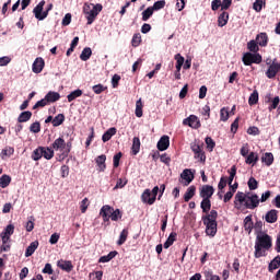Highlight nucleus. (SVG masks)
I'll return each instance as SVG.
<instances>
[{"label":"nucleus","instance_id":"nucleus-1","mask_svg":"<svg viewBox=\"0 0 280 280\" xmlns=\"http://www.w3.org/2000/svg\"><path fill=\"white\" fill-rule=\"evenodd\" d=\"M254 248V256L256 259H259L260 257H266V250H270L272 248V236H270L266 232H258L256 234Z\"/></svg>","mask_w":280,"mask_h":280},{"label":"nucleus","instance_id":"nucleus-2","mask_svg":"<svg viewBox=\"0 0 280 280\" xmlns=\"http://www.w3.org/2000/svg\"><path fill=\"white\" fill-rule=\"evenodd\" d=\"M201 220L206 226V234L215 237L218 233V211L211 210L209 214L201 217Z\"/></svg>","mask_w":280,"mask_h":280},{"label":"nucleus","instance_id":"nucleus-3","mask_svg":"<svg viewBox=\"0 0 280 280\" xmlns=\"http://www.w3.org/2000/svg\"><path fill=\"white\" fill-rule=\"evenodd\" d=\"M102 10H104V7L101 3H89L85 2L83 4V14H85V19L88 21V25H93V22L95 21V19H97V15L100 14V12H102Z\"/></svg>","mask_w":280,"mask_h":280},{"label":"nucleus","instance_id":"nucleus-4","mask_svg":"<svg viewBox=\"0 0 280 280\" xmlns=\"http://www.w3.org/2000/svg\"><path fill=\"white\" fill-rule=\"evenodd\" d=\"M12 235H14V224H9L4 228L3 232L0 233V237L2 241L1 250H4V252L10 250L11 248L10 237H12Z\"/></svg>","mask_w":280,"mask_h":280},{"label":"nucleus","instance_id":"nucleus-5","mask_svg":"<svg viewBox=\"0 0 280 280\" xmlns=\"http://www.w3.org/2000/svg\"><path fill=\"white\" fill-rule=\"evenodd\" d=\"M51 148L56 151L59 150V152H61V156L67 159L71 152V142H66L63 138H57L51 144Z\"/></svg>","mask_w":280,"mask_h":280},{"label":"nucleus","instance_id":"nucleus-6","mask_svg":"<svg viewBox=\"0 0 280 280\" xmlns=\"http://www.w3.org/2000/svg\"><path fill=\"white\" fill-rule=\"evenodd\" d=\"M159 186L153 187L152 191L150 189H145L141 195L142 202H145L147 205H154V202H156V196H159Z\"/></svg>","mask_w":280,"mask_h":280},{"label":"nucleus","instance_id":"nucleus-7","mask_svg":"<svg viewBox=\"0 0 280 280\" xmlns=\"http://www.w3.org/2000/svg\"><path fill=\"white\" fill-rule=\"evenodd\" d=\"M262 57L259 54L245 52L243 55L242 61L245 67H250V65H261Z\"/></svg>","mask_w":280,"mask_h":280},{"label":"nucleus","instance_id":"nucleus-8","mask_svg":"<svg viewBox=\"0 0 280 280\" xmlns=\"http://www.w3.org/2000/svg\"><path fill=\"white\" fill-rule=\"evenodd\" d=\"M279 71H280V63L277 60V58H275L272 60V65H270V67H268L267 71L265 72V75L269 80H275V78H277V73H279Z\"/></svg>","mask_w":280,"mask_h":280},{"label":"nucleus","instance_id":"nucleus-9","mask_svg":"<svg viewBox=\"0 0 280 280\" xmlns=\"http://www.w3.org/2000/svg\"><path fill=\"white\" fill-rule=\"evenodd\" d=\"M45 7V0H42L33 10L35 14V19H38V21H45L49 14V10H46L43 12V8Z\"/></svg>","mask_w":280,"mask_h":280},{"label":"nucleus","instance_id":"nucleus-10","mask_svg":"<svg viewBox=\"0 0 280 280\" xmlns=\"http://www.w3.org/2000/svg\"><path fill=\"white\" fill-rule=\"evenodd\" d=\"M213 194H215V188H213V186L211 185H203L199 189V196L202 199L211 200V198L213 197Z\"/></svg>","mask_w":280,"mask_h":280},{"label":"nucleus","instance_id":"nucleus-11","mask_svg":"<svg viewBox=\"0 0 280 280\" xmlns=\"http://www.w3.org/2000/svg\"><path fill=\"white\" fill-rule=\"evenodd\" d=\"M265 102L267 104H270L269 107H268V110L269 113H272L273 110H277V108H279V104H280V97L279 96H276L272 98V94H267L266 97H265Z\"/></svg>","mask_w":280,"mask_h":280},{"label":"nucleus","instance_id":"nucleus-12","mask_svg":"<svg viewBox=\"0 0 280 280\" xmlns=\"http://www.w3.org/2000/svg\"><path fill=\"white\" fill-rule=\"evenodd\" d=\"M183 125L189 126V128H194L195 130H198V128H200V126H202L200 124V119L196 115H190L188 118H185L183 120Z\"/></svg>","mask_w":280,"mask_h":280},{"label":"nucleus","instance_id":"nucleus-13","mask_svg":"<svg viewBox=\"0 0 280 280\" xmlns=\"http://www.w3.org/2000/svg\"><path fill=\"white\" fill-rule=\"evenodd\" d=\"M113 207L105 205L100 210V215L103 218V222H110V218L113 215Z\"/></svg>","mask_w":280,"mask_h":280},{"label":"nucleus","instance_id":"nucleus-14","mask_svg":"<svg viewBox=\"0 0 280 280\" xmlns=\"http://www.w3.org/2000/svg\"><path fill=\"white\" fill-rule=\"evenodd\" d=\"M190 149L195 154V159H199L201 163H205L207 161V155H205V153L202 152V148L200 147V144L194 143L190 145Z\"/></svg>","mask_w":280,"mask_h":280},{"label":"nucleus","instance_id":"nucleus-15","mask_svg":"<svg viewBox=\"0 0 280 280\" xmlns=\"http://www.w3.org/2000/svg\"><path fill=\"white\" fill-rule=\"evenodd\" d=\"M244 207L246 209H257L259 207V196L252 195L247 197V201H245Z\"/></svg>","mask_w":280,"mask_h":280},{"label":"nucleus","instance_id":"nucleus-16","mask_svg":"<svg viewBox=\"0 0 280 280\" xmlns=\"http://www.w3.org/2000/svg\"><path fill=\"white\" fill-rule=\"evenodd\" d=\"M277 220H279V211L276 209L268 211L265 215V221L268 224H275V222H277Z\"/></svg>","mask_w":280,"mask_h":280},{"label":"nucleus","instance_id":"nucleus-17","mask_svg":"<svg viewBox=\"0 0 280 280\" xmlns=\"http://www.w3.org/2000/svg\"><path fill=\"white\" fill-rule=\"evenodd\" d=\"M158 150L160 152H165L167 148H170V137L168 136H162L160 140L158 141Z\"/></svg>","mask_w":280,"mask_h":280},{"label":"nucleus","instance_id":"nucleus-18","mask_svg":"<svg viewBox=\"0 0 280 280\" xmlns=\"http://www.w3.org/2000/svg\"><path fill=\"white\" fill-rule=\"evenodd\" d=\"M45 69V59L44 58H36L33 62V73H40Z\"/></svg>","mask_w":280,"mask_h":280},{"label":"nucleus","instance_id":"nucleus-19","mask_svg":"<svg viewBox=\"0 0 280 280\" xmlns=\"http://www.w3.org/2000/svg\"><path fill=\"white\" fill-rule=\"evenodd\" d=\"M244 229L248 235L253 233V230L255 229V223L253 222V214L247 215L244 221Z\"/></svg>","mask_w":280,"mask_h":280},{"label":"nucleus","instance_id":"nucleus-20","mask_svg":"<svg viewBox=\"0 0 280 280\" xmlns=\"http://www.w3.org/2000/svg\"><path fill=\"white\" fill-rule=\"evenodd\" d=\"M58 268L65 270V272H71L73 270V262L71 260L60 259L57 262Z\"/></svg>","mask_w":280,"mask_h":280},{"label":"nucleus","instance_id":"nucleus-21","mask_svg":"<svg viewBox=\"0 0 280 280\" xmlns=\"http://www.w3.org/2000/svg\"><path fill=\"white\" fill-rule=\"evenodd\" d=\"M180 178L186 182L185 185L187 186L194 180L195 176L194 173H191V170L185 168L180 174Z\"/></svg>","mask_w":280,"mask_h":280},{"label":"nucleus","instance_id":"nucleus-22","mask_svg":"<svg viewBox=\"0 0 280 280\" xmlns=\"http://www.w3.org/2000/svg\"><path fill=\"white\" fill-rule=\"evenodd\" d=\"M115 135H117V128L112 127V128L107 129L105 131V133L102 136L103 143L110 141V139H113V137H115Z\"/></svg>","mask_w":280,"mask_h":280},{"label":"nucleus","instance_id":"nucleus-23","mask_svg":"<svg viewBox=\"0 0 280 280\" xmlns=\"http://www.w3.org/2000/svg\"><path fill=\"white\" fill-rule=\"evenodd\" d=\"M45 100L48 104H54L60 100V93L50 91L45 95Z\"/></svg>","mask_w":280,"mask_h":280},{"label":"nucleus","instance_id":"nucleus-24","mask_svg":"<svg viewBox=\"0 0 280 280\" xmlns=\"http://www.w3.org/2000/svg\"><path fill=\"white\" fill-rule=\"evenodd\" d=\"M95 163L98 167V172H105L106 170V155L102 154L95 159Z\"/></svg>","mask_w":280,"mask_h":280},{"label":"nucleus","instance_id":"nucleus-25","mask_svg":"<svg viewBox=\"0 0 280 280\" xmlns=\"http://www.w3.org/2000/svg\"><path fill=\"white\" fill-rule=\"evenodd\" d=\"M256 43L260 46V47H267L268 46V34L267 33H259L256 36Z\"/></svg>","mask_w":280,"mask_h":280},{"label":"nucleus","instance_id":"nucleus-26","mask_svg":"<svg viewBox=\"0 0 280 280\" xmlns=\"http://www.w3.org/2000/svg\"><path fill=\"white\" fill-rule=\"evenodd\" d=\"M261 163H265V165H267V167H270V165H272L275 163V155L270 152H266L261 156Z\"/></svg>","mask_w":280,"mask_h":280},{"label":"nucleus","instance_id":"nucleus-27","mask_svg":"<svg viewBox=\"0 0 280 280\" xmlns=\"http://www.w3.org/2000/svg\"><path fill=\"white\" fill-rule=\"evenodd\" d=\"M141 150V140L139 137H133L132 139V147H131V152L133 156H137V153Z\"/></svg>","mask_w":280,"mask_h":280},{"label":"nucleus","instance_id":"nucleus-28","mask_svg":"<svg viewBox=\"0 0 280 280\" xmlns=\"http://www.w3.org/2000/svg\"><path fill=\"white\" fill-rule=\"evenodd\" d=\"M32 119V112H22L18 117V124H25Z\"/></svg>","mask_w":280,"mask_h":280},{"label":"nucleus","instance_id":"nucleus-29","mask_svg":"<svg viewBox=\"0 0 280 280\" xmlns=\"http://www.w3.org/2000/svg\"><path fill=\"white\" fill-rule=\"evenodd\" d=\"M38 246H39L38 241L32 242L25 250V257H32L33 253H36V249L38 248Z\"/></svg>","mask_w":280,"mask_h":280},{"label":"nucleus","instance_id":"nucleus-30","mask_svg":"<svg viewBox=\"0 0 280 280\" xmlns=\"http://www.w3.org/2000/svg\"><path fill=\"white\" fill-rule=\"evenodd\" d=\"M117 257V250L109 252L108 255L102 256L98 259V264H108V261L115 259Z\"/></svg>","mask_w":280,"mask_h":280},{"label":"nucleus","instance_id":"nucleus-31","mask_svg":"<svg viewBox=\"0 0 280 280\" xmlns=\"http://www.w3.org/2000/svg\"><path fill=\"white\" fill-rule=\"evenodd\" d=\"M194 196H196V186L192 185V186H189L186 192L184 194V200L186 202H189V200H191Z\"/></svg>","mask_w":280,"mask_h":280},{"label":"nucleus","instance_id":"nucleus-32","mask_svg":"<svg viewBox=\"0 0 280 280\" xmlns=\"http://www.w3.org/2000/svg\"><path fill=\"white\" fill-rule=\"evenodd\" d=\"M229 23V12L223 11L218 18V26L224 27Z\"/></svg>","mask_w":280,"mask_h":280},{"label":"nucleus","instance_id":"nucleus-33","mask_svg":"<svg viewBox=\"0 0 280 280\" xmlns=\"http://www.w3.org/2000/svg\"><path fill=\"white\" fill-rule=\"evenodd\" d=\"M259 161V155L255 152H250L245 160L247 165H255Z\"/></svg>","mask_w":280,"mask_h":280},{"label":"nucleus","instance_id":"nucleus-34","mask_svg":"<svg viewBox=\"0 0 280 280\" xmlns=\"http://www.w3.org/2000/svg\"><path fill=\"white\" fill-rule=\"evenodd\" d=\"M91 56H93V50H91V47H85L80 55V60L86 62V60H90Z\"/></svg>","mask_w":280,"mask_h":280},{"label":"nucleus","instance_id":"nucleus-35","mask_svg":"<svg viewBox=\"0 0 280 280\" xmlns=\"http://www.w3.org/2000/svg\"><path fill=\"white\" fill-rule=\"evenodd\" d=\"M280 268V256H276L269 264L268 270L269 272H272L273 270H277Z\"/></svg>","mask_w":280,"mask_h":280},{"label":"nucleus","instance_id":"nucleus-36","mask_svg":"<svg viewBox=\"0 0 280 280\" xmlns=\"http://www.w3.org/2000/svg\"><path fill=\"white\" fill-rule=\"evenodd\" d=\"M228 174H230L229 178L226 177L228 185H229V187H231V185H233V180L237 174V167L235 165H233L231 167V170L228 171Z\"/></svg>","mask_w":280,"mask_h":280},{"label":"nucleus","instance_id":"nucleus-37","mask_svg":"<svg viewBox=\"0 0 280 280\" xmlns=\"http://www.w3.org/2000/svg\"><path fill=\"white\" fill-rule=\"evenodd\" d=\"M247 198H248V196H246V194H244V192H242V191H238V192L235 195L234 205H237V202H240V205H246Z\"/></svg>","mask_w":280,"mask_h":280},{"label":"nucleus","instance_id":"nucleus-38","mask_svg":"<svg viewBox=\"0 0 280 280\" xmlns=\"http://www.w3.org/2000/svg\"><path fill=\"white\" fill-rule=\"evenodd\" d=\"M42 156L47 161H51V159H54V150L51 148L43 147Z\"/></svg>","mask_w":280,"mask_h":280},{"label":"nucleus","instance_id":"nucleus-39","mask_svg":"<svg viewBox=\"0 0 280 280\" xmlns=\"http://www.w3.org/2000/svg\"><path fill=\"white\" fill-rule=\"evenodd\" d=\"M202 213H209L211 211V199H202L200 203Z\"/></svg>","mask_w":280,"mask_h":280},{"label":"nucleus","instance_id":"nucleus-40","mask_svg":"<svg viewBox=\"0 0 280 280\" xmlns=\"http://www.w3.org/2000/svg\"><path fill=\"white\" fill-rule=\"evenodd\" d=\"M176 237H178V234L176 232H172L166 242L164 243V248H170V246H172L174 244V242H176Z\"/></svg>","mask_w":280,"mask_h":280},{"label":"nucleus","instance_id":"nucleus-41","mask_svg":"<svg viewBox=\"0 0 280 280\" xmlns=\"http://www.w3.org/2000/svg\"><path fill=\"white\" fill-rule=\"evenodd\" d=\"M65 124V114H58L55 118H52L54 128H58V126H62Z\"/></svg>","mask_w":280,"mask_h":280},{"label":"nucleus","instance_id":"nucleus-42","mask_svg":"<svg viewBox=\"0 0 280 280\" xmlns=\"http://www.w3.org/2000/svg\"><path fill=\"white\" fill-rule=\"evenodd\" d=\"M82 90L78 89L72 91L68 96L67 100L68 102H73L74 100H78V97H82Z\"/></svg>","mask_w":280,"mask_h":280},{"label":"nucleus","instance_id":"nucleus-43","mask_svg":"<svg viewBox=\"0 0 280 280\" xmlns=\"http://www.w3.org/2000/svg\"><path fill=\"white\" fill-rule=\"evenodd\" d=\"M10 183H12V177H10V175H2L0 177V187L2 189H5V187H8Z\"/></svg>","mask_w":280,"mask_h":280},{"label":"nucleus","instance_id":"nucleus-44","mask_svg":"<svg viewBox=\"0 0 280 280\" xmlns=\"http://www.w3.org/2000/svg\"><path fill=\"white\" fill-rule=\"evenodd\" d=\"M127 240H128V229H124L120 232L119 240L117 241L118 246H124Z\"/></svg>","mask_w":280,"mask_h":280},{"label":"nucleus","instance_id":"nucleus-45","mask_svg":"<svg viewBox=\"0 0 280 280\" xmlns=\"http://www.w3.org/2000/svg\"><path fill=\"white\" fill-rule=\"evenodd\" d=\"M14 154V148L13 147H7L1 151V159H10Z\"/></svg>","mask_w":280,"mask_h":280},{"label":"nucleus","instance_id":"nucleus-46","mask_svg":"<svg viewBox=\"0 0 280 280\" xmlns=\"http://www.w3.org/2000/svg\"><path fill=\"white\" fill-rule=\"evenodd\" d=\"M264 8H266V1L265 0H256L253 3V10H255V12H261V10H264Z\"/></svg>","mask_w":280,"mask_h":280},{"label":"nucleus","instance_id":"nucleus-47","mask_svg":"<svg viewBox=\"0 0 280 280\" xmlns=\"http://www.w3.org/2000/svg\"><path fill=\"white\" fill-rule=\"evenodd\" d=\"M258 102H259V92L255 90L248 98V104L249 106H255V104H257Z\"/></svg>","mask_w":280,"mask_h":280},{"label":"nucleus","instance_id":"nucleus-48","mask_svg":"<svg viewBox=\"0 0 280 280\" xmlns=\"http://www.w3.org/2000/svg\"><path fill=\"white\" fill-rule=\"evenodd\" d=\"M247 49H248L252 54H258L257 51H259V45L257 44V42H255L254 39H252L249 43H247Z\"/></svg>","mask_w":280,"mask_h":280},{"label":"nucleus","instance_id":"nucleus-49","mask_svg":"<svg viewBox=\"0 0 280 280\" xmlns=\"http://www.w3.org/2000/svg\"><path fill=\"white\" fill-rule=\"evenodd\" d=\"M33 161H40L43 159V147H38L32 153Z\"/></svg>","mask_w":280,"mask_h":280},{"label":"nucleus","instance_id":"nucleus-50","mask_svg":"<svg viewBox=\"0 0 280 280\" xmlns=\"http://www.w3.org/2000/svg\"><path fill=\"white\" fill-rule=\"evenodd\" d=\"M122 214H121V210L116 209L115 208L112 210V217L109 220H112L113 222H118L119 220H121Z\"/></svg>","mask_w":280,"mask_h":280},{"label":"nucleus","instance_id":"nucleus-51","mask_svg":"<svg viewBox=\"0 0 280 280\" xmlns=\"http://www.w3.org/2000/svg\"><path fill=\"white\" fill-rule=\"evenodd\" d=\"M107 89L108 86H104L102 83L92 86V91L95 95H101V93H104Z\"/></svg>","mask_w":280,"mask_h":280},{"label":"nucleus","instance_id":"nucleus-52","mask_svg":"<svg viewBox=\"0 0 280 280\" xmlns=\"http://www.w3.org/2000/svg\"><path fill=\"white\" fill-rule=\"evenodd\" d=\"M152 14H154V9L152 7L147 8L143 12H142V21H148Z\"/></svg>","mask_w":280,"mask_h":280},{"label":"nucleus","instance_id":"nucleus-53","mask_svg":"<svg viewBox=\"0 0 280 280\" xmlns=\"http://www.w3.org/2000/svg\"><path fill=\"white\" fill-rule=\"evenodd\" d=\"M248 188L250 191H255V189H257V187H259V182H257V179H255V177H250L247 182Z\"/></svg>","mask_w":280,"mask_h":280},{"label":"nucleus","instance_id":"nucleus-54","mask_svg":"<svg viewBox=\"0 0 280 280\" xmlns=\"http://www.w3.org/2000/svg\"><path fill=\"white\" fill-rule=\"evenodd\" d=\"M132 47H139L141 45V33H136L131 39Z\"/></svg>","mask_w":280,"mask_h":280},{"label":"nucleus","instance_id":"nucleus-55","mask_svg":"<svg viewBox=\"0 0 280 280\" xmlns=\"http://www.w3.org/2000/svg\"><path fill=\"white\" fill-rule=\"evenodd\" d=\"M136 117H143V104L141 100L136 103Z\"/></svg>","mask_w":280,"mask_h":280},{"label":"nucleus","instance_id":"nucleus-56","mask_svg":"<svg viewBox=\"0 0 280 280\" xmlns=\"http://www.w3.org/2000/svg\"><path fill=\"white\" fill-rule=\"evenodd\" d=\"M229 107H223L220 110V120L221 121H229Z\"/></svg>","mask_w":280,"mask_h":280},{"label":"nucleus","instance_id":"nucleus-57","mask_svg":"<svg viewBox=\"0 0 280 280\" xmlns=\"http://www.w3.org/2000/svg\"><path fill=\"white\" fill-rule=\"evenodd\" d=\"M128 185V178H119L116 183V186L114 187V189H124L125 186Z\"/></svg>","mask_w":280,"mask_h":280},{"label":"nucleus","instance_id":"nucleus-58","mask_svg":"<svg viewBox=\"0 0 280 280\" xmlns=\"http://www.w3.org/2000/svg\"><path fill=\"white\" fill-rule=\"evenodd\" d=\"M165 0H159L154 2V4L151 8L153 9V11L163 10V8H165Z\"/></svg>","mask_w":280,"mask_h":280},{"label":"nucleus","instance_id":"nucleus-59","mask_svg":"<svg viewBox=\"0 0 280 280\" xmlns=\"http://www.w3.org/2000/svg\"><path fill=\"white\" fill-rule=\"evenodd\" d=\"M47 104H49V103L47 102V98L44 97L40 101H38L37 104H35L33 106V110H36L38 108H45V106H47Z\"/></svg>","mask_w":280,"mask_h":280},{"label":"nucleus","instance_id":"nucleus-60","mask_svg":"<svg viewBox=\"0 0 280 280\" xmlns=\"http://www.w3.org/2000/svg\"><path fill=\"white\" fill-rule=\"evenodd\" d=\"M31 132H34L35 135H38L40 132V122L35 121L30 126Z\"/></svg>","mask_w":280,"mask_h":280},{"label":"nucleus","instance_id":"nucleus-61","mask_svg":"<svg viewBox=\"0 0 280 280\" xmlns=\"http://www.w3.org/2000/svg\"><path fill=\"white\" fill-rule=\"evenodd\" d=\"M89 198H84L80 203L81 213H86V209H89Z\"/></svg>","mask_w":280,"mask_h":280},{"label":"nucleus","instance_id":"nucleus-62","mask_svg":"<svg viewBox=\"0 0 280 280\" xmlns=\"http://www.w3.org/2000/svg\"><path fill=\"white\" fill-rule=\"evenodd\" d=\"M121 156H124L121 152H118L117 154L114 155V159H113L114 167H119V161H121Z\"/></svg>","mask_w":280,"mask_h":280},{"label":"nucleus","instance_id":"nucleus-63","mask_svg":"<svg viewBox=\"0 0 280 280\" xmlns=\"http://www.w3.org/2000/svg\"><path fill=\"white\" fill-rule=\"evenodd\" d=\"M226 185H228L226 176H222V177L220 178L219 184H218V189H219L220 191H222V189H224V187H226Z\"/></svg>","mask_w":280,"mask_h":280},{"label":"nucleus","instance_id":"nucleus-64","mask_svg":"<svg viewBox=\"0 0 280 280\" xmlns=\"http://www.w3.org/2000/svg\"><path fill=\"white\" fill-rule=\"evenodd\" d=\"M206 144H207V148L210 149V152H212L213 148H215V141H213L211 137L206 138Z\"/></svg>","mask_w":280,"mask_h":280}]
</instances>
